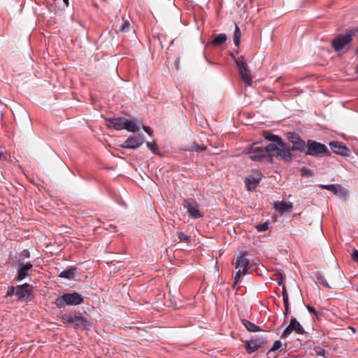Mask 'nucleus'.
Wrapping results in <instances>:
<instances>
[{"label":"nucleus","mask_w":358,"mask_h":358,"mask_svg":"<svg viewBox=\"0 0 358 358\" xmlns=\"http://www.w3.org/2000/svg\"><path fill=\"white\" fill-rule=\"evenodd\" d=\"M61 320L66 327H71L74 329L90 330L92 327V322L87 318L73 313L62 315Z\"/></svg>","instance_id":"nucleus-1"},{"label":"nucleus","mask_w":358,"mask_h":358,"mask_svg":"<svg viewBox=\"0 0 358 358\" xmlns=\"http://www.w3.org/2000/svg\"><path fill=\"white\" fill-rule=\"evenodd\" d=\"M84 302V297L78 292L64 293L59 296L54 302L58 308H63L66 306H78Z\"/></svg>","instance_id":"nucleus-2"},{"label":"nucleus","mask_w":358,"mask_h":358,"mask_svg":"<svg viewBox=\"0 0 358 358\" xmlns=\"http://www.w3.org/2000/svg\"><path fill=\"white\" fill-rule=\"evenodd\" d=\"M243 153L249 155V158L253 162L266 161L268 153L264 147L259 146V143H254L244 148Z\"/></svg>","instance_id":"nucleus-3"},{"label":"nucleus","mask_w":358,"mask_h":358,"mask_svg":"<svg viewBox=\"0 0 358 358\" xmlns=\"http://www.w3.org/2000/svg\"><path fill=\"white\" fill-rule=\"evenodd\" d=\"M306 148H307L306 151V155H307L320 157L322 155L330 156L331 155V152L324 144L313 140L307 141Z\"/></svg>","instance_id":"nucleus-4"},{"label":"nucleus","mask_w":358,"mask_h":358,"mask_svg":"<svg viewBox=\"0 0 358 358\" xmlns=\"http://www.w3.org/2000/svg\"><path fill=\"white\" fill-rule=\"evenodd\" d=\"M355 34L348 31L345 34H341L331 41V45L335 52H340L348 46L353 41Z\"/></svg>","instance_id":"nucleus-5"},{"label":"nucleus","mask_w":358,"mask_h":358,"mask_svg":"<svg viewBox=\"0 0 358 358\" xmlns=\"http://www.w3.org/2000/svg\"><path fill=\"white\" fill-rule=\"evenodd\" d=\"M182 206L186 209L189 217L192 219H198L203 216V213L199 209L198 203L192 198L184 199Z\"/></svg>","instance_id":"nucleus-6"},{"label":"nucleus","mask_w":358,"mask_h":358,"mask_svg":"<svg viewBox=\"0 0 358 358\" xmlns=\"http://www.w3.org/2000/svg\"><path fill=\"white\" fill-rule=\"evenodd\" d=\"M237 67L242 80L248 86H251L252 84V77L243 56L239 57V59L237 61Z\"/></svg>","instance_id":"nucleus-7"},{"label":"nucleus","mask_w":358,"mask_h":358,"mask_svg":"<svg viewBox=\"0 0 358 358\" xmlns=\"http://www.w3.org/2000/svg\"><path fill=\"white\" fill-rule=\"evenodd\" d=\"M287 139L292 144V150L299 151L300 152L306 150V143L301 136L294 132H287L285 134Z\"/></svg>","instance_id":"nucleus-8"},{"label":"nucleus","mask_w":358,"mask_h":358,"mask_svg":"<svg viewBox=\"0 0 358 358\" xmlns=\"http://www.w3.org/2000/svg\"><path fill=\"white\" fill-rule=\"evenodd\" d=\"M292 331H295L299 335H303L306 333L305 329L295 317L291 318L289 324L283 331L281 337L282 338H286Z\"/></svg>","instance_id":"nucleus-9"},{"label":"nucleus","mask_w":358,"mask_h":358,"mask_svg":"<svg viewBox=\"0 0 358 358\" xmlns=\"http://www.w3.org/2000/svg\"><path fill=\"white\" fill-rule=\"evenodd\" d=\"M34 287L29 283H24L22 285L16 286L15 295L17 296L18 300L30 301V296L33 294Z\"/></svg>","instance_id":"nucleus-10"},{"label":"nucleus","mask_w":358,"mask_h":358,"mask_svg":"<svg viewBox=\"0 0 358 358\" xmlns=\"http://www.w3.org/2000/svg\"><path fill=\"white\" fill-rule=\"evenodd\" d=\"M17 274L14 278L16 282H20L30 276L28 271L33 268V264L27 262L25 264H15Z\"/></svg>","instance_id":"nucleus-11"},{"label":"nucleus","mask_w":358,"mask_h":358,"mask_svg":"<svg viewBox=\"0 0 358 358\" xmlns=\"http://www.w3.org/2000/svg\"><path fill=\"white\" fill-rule=\"evenodd\" d=\"M247 252H243L242 255L238 257L237 262L236 264V268L238 267H242L241 273H248V271L250 269L252 271H256L258 268V264L256 263L250 264L249 263V260L245 257Z\"/></svg>","instance_id":"nucleus-12"},{"label":"nucleus","mask_w":358,"mask_h":358,"mask_svg":"<svg viewBox=\"0 0 358 358\" xmlns=\"http://www.w3.org/2000/svg\"><path fill=\"white\" fill-rule=\"evenodd\" d=\"M145 138L143 134L129 136L122 145L121 147L125 149L135 150L144 143Z\"/></svg>","instance_id":"nucleus-13"},{"label":"nucleus","mask_w":358,"mask_h":358,"mask_svg":"<svg viewBox=\"0 0 358 358\" xmlns=\"http://www.w3.org/2000/svg\"><path fill=\"white\" fill-rule=\"evenodd\" d=\"M262 173L259 171H252L248 177L245 180V184L247 189L249 192L255 190L257 184L260 182L262 179Z\"/></svg>","instance_id":"nucleus-14"},{"label":"nucleus","mask_w":358,"mask_h":358,"mask_svg":"<svg viewBox=\"0 0 358 358\" xmlns=\"http://www.w3.org/2000/svg\"><path fill=\"white\" fill-rule=\"evenodd\" d=\"M279 150L278 155H280V157L285 162H290L293 158V154L292 153V146L289 144L285 143L282 139L278 143Z\"/></svg>","instance_id":"nucleus-15"},{"label":"nucleus","mask_w":358,"mask_h":358,"mask_svg":"<svg viewBox=\"0 0 358 358\" xmlns=\"http://www.w3.org/2000/svg\"><path fill=\"white\" fill-rule=\"evenodd\" d=\"M319 187L322 189L329 190L344 199H345L348 196L346 191L338 184L320 185Z\"/></svg>","instance_id":"nucleus-16"},{"label":"nucleus","mask_w":358,"mask_h":358,"mask_svg":"<svg viewBox=\"0 0 358 358\" xmlns=\"http://www.w3.org/2000/svg\"><path fill=\"white\" fill-rule=\"evenodd\" d=\"M329 147L334 153L342 156H349L350 152V150L345 146V145L339 141L330 142Z\"/></svg>","instance_id":"nucleus-17"},{"label":"nucleus","mask_w":358,"mask_h":358,"mask_svg":"<svg viewBox=\"0 0 358 358\" xmlns=\"http://www.w3.org/2000/svg\"><path fill=\"white\" fill-rule=\"evenodd\" d=\"M126 118L120 117H110L106 118L105 120L107 122V127L109 129H115V130H122L124 128V122Z\"/></svg>","instance_id":"nucleus-18"},{"label":"nucleus","mask_w":358,"mask_h":358,"mask_svg":"<svg viewBox=\"0 0 358 358\" xmlns=\"http://www.w3.org/2000/svg\"><path fill=\"white\" fill-rule=\"evenodd\" d=\"M264 148L268 155V156L266 157V162H272L273 157H280V155H278V152H280L279 145H278V143H270Z\"/></svg>","instance_id":"nucleus-19"},{"label":"nucleus","mask_w":358,"mask_h":358,"mask_svg":"<svg viewBox=\"0 0 358 358\" xmlns=\"http://www.w3.org/2000/svg\"><path fill=\"white\" fill-rule=\"evenodd\" d=\"M315 276L317 280L321 283L324 287L329 289H337L338 285L336 280H331V285L329 284L325 277L320 273V271H317L315 273Z\"/></svg>","instance_id":"nucleus-20"},{"label":"nucleus","mask_w":358,"mask_h":358,"mask_svg":"<svg viewBox=\"0 0 358 358\" xmlns=\"http://www.w3.org/2000/svg\"><path fill=\"white\" fill-rule=\"evenodd\" d=\"M273 206V208L280 214H283L285 212L291 211L293 208L292 203H287L285 201L274 202Z\"/></svg>","instance_id":"nucleus-21"},{"label":"nucleus","mask_w":358,"mask_h":358,"mask_svg":"<svg viewBox=\"0 0 358 358\" xmlns=\"http://www.w3.org/2000/svg\"><path fill=\"white\" fill-rule=\"evenodd\" d=\"M241 323L245 327V329L250 332H257L260 331L262 330L261 327L259 326L256 325L253 322L246 320V319H242Z\"/></svg>","instance_id":"nucleus-22"},{"label":"nucleus","mask_w":358,"mask_h":358,"mask_svg":"<svg viewBox=\"0 0 358 358\" xmlns=\"http://www.w3.org/2000/svg\"><path fill=\"white\" fill-rule=\"evenodd\" d=\"M76 268H70L65 271H62L59 274V277L62 278H65L67 280H73L75 277V274L76 273Z\"/></svg>","instance_id":"nucleus-23"},{"label":"nucleus","mask_w":358,"mask_h":358,"mask_svg":"<svg viewBox=\"0 0 358 358\" xmlns=\"http://www.w3.org/2000/svg\"><path fill=\"white\" fill-rule=\"evenodd\" d=\"M227 36L225 34H220L215 35L214 38L210 41V44L213 46H219L226 42Z\"/></svg>","instance_id":"nucleus-24"},{"label":"nucleus","mask_w":358,"mask_h":358,"mask_svg":"<svg viewBox=\"0 0 358 358\" xmlns=\"http://www.w3.org/2000/svg\"><path fill=\"white\" fill-rule=\"evenodd\" d=\"M241 32L239 27L235 24V29L234 31V43L235 46L237 48L236 53H238V49L240 47V43H241Z\"/></svg>","instance_id":"nucleus-25"},{"label":"nucleus","mask_w":358,"mask_h":358,"mask_svg":"<svg viewBox=\"0 0 358 358\" xmlns=\"http://www.w3.org/2000/svg\"><path fill=\"white\" fill-rule=\"evenodd\" d=\"M139 129V126L134 121L125 120L124 129L130 132H137Z\"/></svg>","instance_id":"nucleus-26"},{"label":"nucleus","mask_w":358,"mask_h":358,"mask_svg":"<svg viewBox=\"0 0 358 358\" xmlns=\"http://www.w3.org/2000/svg\"><path fill=\"white\" fill-rule=\"evenodd\" d=\"M258 349H259V345H257L252 338L245 342V350L248 353L252 354Z\"/></svg>","instance_id":"nucleus-27"},{"label":"nucleus","mask_w":358,"mask_h":358,"mask_svg":"<svg viewBox=\"0 0 358 358\" xmlns=\"http://www.w3.org/2000/svg\"><path fill=\"white\" fill-rule=\"evenodd\" d=\"M31 257L30 252L27 249L23 250L19 253L18 259L15 262V264H24L23 262L26 259H29Z\"/></svg>","instance_id":"nucleus-28"},{"label":"nucleus","mask_w":358,"mask_h":358,"mask_svg":"<svg viewBox=\"0 0 358 358\" xmlns=\"http://www.w3.org/2000/svg\"><path fill=\"white\" fill-rule=\"evenodd\" d=\"M122 21L119 27L118 31L122 33H127L130 30V22L128 19L125 18V17H122Z\"/></svg>","instance_id":"nucleus-29"},{"label":"nucleus","mask_w":358,"mask_h":358,"mask_svg":"<svg viewBox=\"0 0 358 358\" xmlns=\"http://www.w3.org/2000/svg\"><path fill=\"white\" fill-rule=\"evenodd\" d=\"M264 139L271 142H274L276 143H279L281 141L282 138L278 135L271 134L269 132L265 131L264 133Z\"/></svg>","instance_id":"nucleus-30"},{"label":"nucleus","mask_w":358,"mask_h":358,"mask_svg":"<svg viewBox=\"0 0 358 358\" xmlns=\"http://www.w3.org/2000/svg\"><path fill=\"white\" fill-rule=\"evenodd\" d=\"M252 339L257 343V345H259V348L267 343V338L265 336H255Z\"/></svg>","instance_id":"nucleus-31"},{"label":"nucleus","mask_w":358,"mask_h":358,"mask_svg":"<svg viewBox=\"0 0 358 358\" xmlns=\"http://www.w3.org/2000/svg\"><path fill=\"white\" fill-rule=\"evenodd\" d=\"M147 147L151 150V152L155 155H159V148L155 141L153 142H146Z\"/></svg>","instance_id":"nucleus-32"},{"label":"nucleus","mask_w":358,"mask_h":358,"mask_svg":"<svg viewBox=\"0 0 358 358\" xmlns=\"http://www.w3.org/2000/svg\"><path fill=\"white\" fill-rule=\"evenodd\" d=\"M207 149V147L205 145H200L196 142L193 143L191 147L190 150L192 151H196V152H201L204 151Z\"/></svg>","instance_id":"nucleus-33"},{"label":"nucleus","mask_w":358,"mask_h":358,"mask_svg":"<svg viewBox=\"0 0 358 358\" xmlns=\"http://www.w3.org/2000/svg\"><path fill=\"white\" fill-rule=\"evenodd\" d=\"M313 350L316 355L321 356V357H323L325 358L326 350H324V348L320 347V346H315L313 348Z\"/></svg>","instance_id":"nucleus-34"},{"label":"nucleus","mask_w":358,"mask_h":358,"mask_svg":"<svg viewBox=\"0 0 358 358\" xmlns=\"http://www.w3.org/2000/svg\"><path fill=\"white\" fill-rule=\"evenodd\" d=\"M178 238L181 242H185V243H189L190 242V237L186 234H185L182 231H179L177 233Z\"/></svg>","instance_id":"nucleus-35"},{"label":"nucleus","mask_w":358,"mask_h":358,"mask_svg":"<svg viewBox=\"0 0 358 358\" xmlns=\"http://www.w3.org/2000/svg\"><path fill=\"white\" fill-rule=\"evenodd\" d=\"M282 343L281 341L278 340L275 341L273 343L272 348L268 351L267 354H271L272 352H274L275 350H279L281 348Z\"/></svg>","instance_id":"nucleus-36"},{"label":"nucleus","mask_w":358,"mask_h":358,"mask_svg":"<svg viewBox=\"0 0 358 358\" xmlns=\"http://www.w3.org/2000/svg\"><path fill=\"white\" fill-rule=\"evenodd\" d=\"M313 174V171H311L310 169H309L306 167H302L301 169V175L302 176L310 177V176H312Z\"/></svg>","instance_id":"nucleus-37"},{"label":"nucleus","mask_w":358,"mask_h":358,"mask_svg":"<svg viewBox=\"0 0 358 358\" xmlns=\"http://www.w3.org/2000/svg\"><path fill=\"white\" fill-rule=\"evenodd\" d=\"M268 226H269L268 222H266L263 224L257 225L256 229L258 231H264L268 229Z\"/></svg>","instance_id":"nucleus-38"},{"label":"nucleus","mask_w":358,"mask_h":358,"mask_svg":"<svg viewBox=\"0 0 358 358\" xmlns=\"http://www.w3.org/2000/svg\"><path fill=\"white\" fill-rule=\"evenodd\" d=\"M15 292H16V287H14V286L8 287L5 297H8V296H13L14 294H15Z\"/></svg>","instance_id":"nucleus-39"},{"label":"nucleus","mask_w":358,"mask_h":358,"mask_svg":"<svg viewBox=\"0 0 358 358\" xmlns=\"http://www.w3.org/2000/svg\"><path fill=\"white\" fill-rule=\"evenodd\" d=\"M246 273H241V270L239 269L236 275H235V278H234V284H233V287H235V285L238 283V280H239V278L241 277V275H245Z\"/></svg>","instance_id":"nucleus-40"},{"label":"nucleus","mask_w":358,"mask_h":358,"mask_svg":"<svg viewBox=\"0 0 358 358\" xmlns=\"http://www.w3.org/2000/svg\"><path fill=\"white\" fill-rule=\"evenodd\" d=\"M353 262L358 263V250L355 249L351 257Z\"/></svg>","instance_id":"nucleus-41"},{"label":"nucleus","mask_w":358,"mask_h":358,"mask_svg":"<svg viewBox=\"0 0 358 358\" xmlns=\"http://www.w3.org/2000/svg\"><path fill=\"white\" fill-rule=\"evenodd\" d=\"M143 129L150 136H152L153 135V131L152 129L148 127V126H145V125H143Z\"/></svg>","instance_id":"nucleus-42"},{"label":"nucleus","mask_w":358,"mask_h":358,"mask_svg":"<svg viewBox=\"0 0 358 358\" xmlns=\"http://www.w3.org/2000/svg\"><path fill=\"white\" fill-rule=\"evenodd\" d=\"M306 308L310 313L317 315V312L313 307L310 306V305H306Z\"/></svg>","instance_id":"nucleus-43"},{"label":"nucleus","mask_w":358,"mask_h":358,"mask_svg":"<svg viewBox=\"0 0 358 358\" xmlns=\"http://www.w3.org/2000/svg\"><path fill=\"white\" fill-rule=\"evenodd\" d=\"M282 299L288 297V294L285 286L282 287Z\"/></svg>","instance_id":"nucleus-44"},{"label":"nucleus","mask_w":358,"mask_h":358,"mask_svg":"<svg viewBox=\"0 0 358 358\" xmlns=\"http://www.w3.org/2000/svg\"><path fill=\"white\" fill-rule=\"evenodd\" d=\"M229 56L232 58V59L235 62L236 64L237 65V61L239 59V57L236 58L233 52H229Z\"/></svg>","instance_id":"nucleus-45"},{"label":"nucleus","mask_w":358,"mask_h":358,"mask_svg":"<svg viewBox=\"0 0 358 358\" xmlns=\"http://www.w3.org/2000/svg\"><path fill=\"white\" fill-rule=\"evenodd\" d=\"M282 299H283L284 306H289V297L284 298Z\"/></svg>","instance_id":"nucleus-46"},{"label":"nucleus","mask_w":358,"mask_h":358,"mask_svg":"<svg viewBox=\"0 0 358 358\" xmlns=\"http://www.w3.org/2000/svg\"><path fill=\"white\" fill-rule=\"evenodd\" d=\"M289 306H285V313H284V316L285 317H286L289 313Z\"/></svg>","instance_id":"nucleus-47"},{"label":"nucleus","mask_w":358,"mask_h":358,"mask_svg":"<svg viewBox=\"0 0 358 358\" xmlns=\"http://www.w3.org/2000/svg\"><path fill=\"white\" fill-rule=\"evenodd\" d=\"M6 159V156L3 152H0V161H3Z\"/></svg>","instance_id":"nucleus-48"},{"label":"nucleus","mask_w":358,"mask_h":358,"mask_svg":"<svg viewBox=\"0 0 358 358\" xmlns=\"http://www.w3.org/2000/svg\"><path fill=\"white\" fill-rule=\"evenodd\" d=\"M270 355H271L268 357H270V358H277V357H278V355H276L275 353H273V352H272V353H271Z\"/></svg>","instance_id":"nucleus-49"},{"label":"nucleus","mask_w":358,"mask_h":358,"mask_svg":"<svg viewBox=\"0 0 358 358\" xmlns=\"http://www.w3.org/2000/svg\"><path fill=\"white\" fill-rule=\"evenodd\" d=\"M338 277H339L340 278H343V277H344L343 273L342 272H341L340 271H338Z\"/></svg>","instance_id":"nucleus-50"},{"label":"nucleus","mask_w":358,"mask_h":358,"mask_svg":"<svg viewBox=\"0 0 358 358\" xmlns=\"http://www.w3.org/2000/svg\"><path fill=\"white\" fill-rule=\"evenodd\" d=\"M63 1H64V2L65 3V4H66V6H68V5H69V0H63Z\"/></svg>","instance_id":"nucleus-51"},{"label":"nucleus","mask_w":358,"mask_h":358,"mask_svg":"<svg viewBox=\"0 0 358 358\" xmlns=\"http://www.w3.org/2000/svg\"><path fill=\"white\" fill-rule=\"evenodd\" d=\"M355 72L358 74V64H357L355 67Z\"/></svg>","instance_id":"nucleus-52"},{"label":"nucleus","mask_w":358,"mask_h":358,"mask_svg":"<svg viewBox=\"0 0 358 358\" xmlns=\"http://www.w3.org/2000/svg\"><path fill=\"white\" fill-rule=\"evenodd\" d=\"M350 329H352V331L355 333V329L352 328V327H350Z\"/></svg>","instance_id":"nucleus-53"},{"label":"nucleus","mask_w":358,"mask_h":358,"mask_svg":"<svg viewBox=\"0 0 358 358\" xmlns=\"http://www.w3.org/2000/svg\"><path fill=\"white\" fill-rule=\"evenodd\" d=\"M356 54L358 55V48H357V50L356 51Z\"/></svg>","instance_id":"nucleus-54"},{"label":"nucleus","mask_w":358,"mask_h":358,"mask_svg":"<svg viewBox=\"0 0 358 358\" xmlns=\"http://www.w3.org/2000/svg\"><path fill=\"white\" fill-rule=\"evenodd\" d=\"M54 1H56L57 0H53Z\"/></svg>","instance_id":"nucleus-55"},{"label":"nucleus","mask_w":358,"mask_h":358,"mask_svg":"<svg viewBox=\"0 0 358 358\" xmlns=\"http://www.w3.org/2000/svg\"><path fill=\"white\" fill-rule=\"evenodd\" d=\"M267 358H270V357H267Z\"/></svg>","instance_id":"nucleus-56"}]
</instances>
